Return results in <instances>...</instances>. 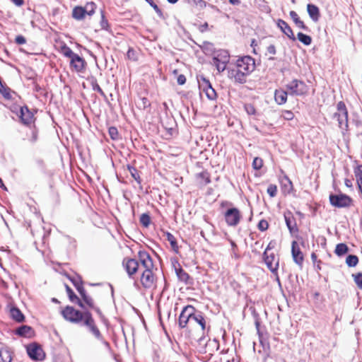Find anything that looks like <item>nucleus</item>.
Segmentation results:
<instances>
[{"label": "nucleus", "mask_w": 362, "mask_h": 362, "mask_svg": "<svg viewBox=\"0 0 362 362\" xmlns=\"http://www.w3.org/2000/svg\"><path fill=\"white\" fill-rule=\"evenodd\" d=\"M81 311L75 309L73 306L66 305L62 311V317L68 322L74 324L82 323L86 318V310Z\"/></svg>", "instance_id": "1"}, {"label": "nucleus", "mask_w": 362, "mask_h": 362, "mask_svg": "<svg viewBox=\"0 0 362 362\" xmlns=\"http://www.w3.org/2000/svg\"><path fill=\"white\" fill-rule=\"evenodd\" d=\"M213 62L219 73L226 70L230 61V54L226 49H218L213 56Z\"/></svg>", "instance_id": "2"}, {"label": "nucleus", "mask_w": 362, "mask_h": 362, "mask_svg": "<svg viewBox=\"0 0 362 362\" xmlns=\"http://www.w3.org/2000/svg\"><path fill=\"white\" fill-rule=\"evenodd\" d=\"M329 203L332 206L337 208L349 207L353 202L352 198L341 192L339 194L331 193L329 196Z\"/></svg>", "instance_id": "3"}, {"label": "nucleus", "mask_w": 362, "mask_h": 362, "mask_svg": "<svg viewBox=\"0 0 362 362\" xmlns=\"http://www.w3.org/2000/svg\"><path fill=\"white\" fill-rule=\"evenodd\" d=\"M286 89L289 91V95L293 96H301L305 95L308 91V87L305 83L301 80L293 79L286 85Z\"/></svg>", "instance_id": "4"}, {"label": "nucleus", "mask_w": 362, "mask_h": 362, "mask_svg": "<svg viewBox=\"0 0 362 362\" xmlns=\"http://www.w3.org/2000/svg\"><path fill=\"white\" fill-rule=\"evenodd\" d=\"M81 325L85 326L88 331L92 334L96 339H102L103 335L97 327L95 320L89 310H86V318L81 323Z\"/></svg>", "instance_id": "5"}, {"label": "nucleus", "mask_w": 362, "mask_h": 362, "mask_svg": "<svg viewBox=\"0 0 362 362\" xmlns=\"http://www.w3.org/2000/svg\"><path fill=\"white\" fill-rule=\"evenodd\" d=\"M235 66L249 76L255 69V61L253 57L246 55L238 59Z\"/></svg>", "instance_id": "6"}, {"label": "nucleus", "mask_w": 362, "mask_h": 362, "mask_svg": "<svg viewBox=\"0 0 362 362\" xmlns=\"http://www.w3.org/2000/svg\"><path fill=\"white\" fill-rule=\"evenodd\" d=\"M337 112L334 114V117H337L339 126L340 128L347 130L348 129V110L345 103L343 101H339L337 104Z\"/></svg>", "instance_id": "7"}, {"label": "nucleus", "mask_w": 362, "mask_h": 362, "mask_svg": "<svg viewBox=\"0 0 362 362\" xmlns=\"http://www.w3.org/2000/svg\"><path fill=\"white\" fill-rule=\"evenodd\" d=\"M28 356L35 361H43L45 358V354L42 347L37 343H31L26 347Z\"/></svg>", "instance_id": "8"}, {"label": "nucleus", "mask_w": 362, "mask_h": 362, "mask_svg": "<svg viewBox=\"0 0 362 362\" xmlns=\"http://www.w3.org/2000/svg\"><path fill=\"white\" fill-rule=\"evenodd\" d=\"M199 86L200 89L206 93L209 100H214L217 98V94L214 88L212 87L209 80L204 76H200L198 78Z\"/></svg>", "instance_id": "9"}, {"label": "nucleus", "mask_w": 362, "mask_h": 362, "mask_svg": "<svg viewBox=\"0 0 362 362\" xmlns=\"http://www.w3.org/2000/svg\"><path fill=\"white\" fill-rule=\"evenodd\" d=\"M224 218L228 226H236L241 219L240 210L236 207L229 208L225 211Z\"/></svg>", "instance_id": "10"}, {"label": "nucleus", "mask_w": 362, "mask_h": 362, "mask_svg": "<svg viewBox=\"0 0 362 362\" xmlns=\"http://www.w3.org/2000/svg\"><path fill=\"white\" fill-rule=\"evenodd\" d=\"M21 122L27 127H30L34 122V115L27 105L21 106L16 112Z\"/></svg>", "instance_id": "11"}, {"label": "nucleus", "mask_w": 362, "mask_h": 362, "mask_svg": "<svg viewBox=\"0 0 362 362\" xmlns=\"http://www.w3.org/2000/svg\"><path fill=\"white\" fill-rule=\"evenodd\" d=\"M194 310V307L191 305H187L182 308L178 318V325L180 329L187 327L188 322L192 320V317H193Z\"/></svg>", "instance_id": "12"}, {"label": "nucleus", "mask_w": 362, "mask_h": 362, "mask_svg": "<svg viewBox=\"0 0 362 362\" xmlns=\"http://www.w3.org/2000/svg\"><path fill=\"white\" fill-rule=\"evenodd\" d=\"M228 71V77L230 79H232L234 81L235 83H239V84H243L246 83L247 81V74H245V73L240 70L238 67L235 66V67L230 68L228 67L227 69Z\"/></svg>", "instance_id": "13"}, {"label": "nucleus", "mask_w": 362, "mask_h": 362, "mask_svg": "<svg viewBox=\"0 0 362 362\" xmlns=\"http://www.w3.org/2000/svg\"><path fill=\"white\" fill-rule=\"evenodd\" d=\"M284 217L290 234L291 235H295L298 233L299 230L297 226L296 220L293 216V213L291 211L287 210L284 213Z\"/></svg>", "instance_id": "14"}, {"label": "nucleus", "mask_w": 362, "mask_h": 362, "mask_svg": "<svg viewBox=\"0 0 362 362\" xmlns=\"http://www.w3.org/2000/svg\"><path fill=\"white\" fill-rule=\"evenodd\" d=\"M140 281L144 288H151L154 286L156 281L152 269H144L142 272Z\"/></svg>", "instance_id": "15"}, {"label": "nucleus", "mask_w": 362, "mask_h": 362, "mask_svg": "<svg viewBox=\"0 0 362 362\" xmlns=\"http://www.w3.org/2000/svg\"><path fill=\"white\" fill-rule=\"evenodd\" d=\"M122 264L129 277L135 274L140 268L139 261L133 258H124Z\"/></svg>", "instance_id": "16"}, {"label": "nucleus", "mask_w": 362, "mask_h": 362, "mask_svg": "<svg viewBox=\"0 0 362 362\" xmlns=\"http://www.w3.org/2000/svg\"><path fill=\"white\" fill-rule=\"evenodd\" d=\"M263 259L270 272L274 274H276V271L279 268V258L276 259L274 254L272 253L269 255L267 251H264L263 253Z\"/></svg>", "instance_id": "17"}, {"label": "nucleus", "mask_w": 362, "mask_h": 362, "mask_svg": "<svg viewBox=\"0 0 362 362\" xmlns=\"http://www.w3.org/2000/svg\"><path fill=\"white\" fill-rule=\"evenodd\" d=\"M139 263L144 269H153V262L150 254L146 250H139L138 252Z\"/></svg>", "instance_id": "18"}, {"label": "nucleus", "mask_w": 362, "mask_h": 362, "mask_svg": "<svg viewBox=\"0 0 362 362\" xmlns=\"http://www.w3.org/2000/svg\"><path fill=\"white\" fill-rule=\"evenodd\" d=\"M276 26L291 40L293 42L296 40V37L293 34L292 28L285 21L282 19H278L276 21Z\"/></svg>", "instance_id": "19"}, {"label": "nucleus", "mask_w": 362, "mask_h": 362, "mask_svg": "<svg viewBox=\"0 0 362 362\" xmlns=\"http://www.w3.org/2000/svg\"><path fill=\"white\" fill-rule=\"evenodd\" d=\"M86 62L85 59L76 54L70 60V66L78 73H83L85 70Z\"/></svg>", "instance_id": "20"}, {"label": "nucleus", "mask_w": 362, "mask_h": 362, "mask_svg": "<svg viewBox=\"0 0 362 362\" xmlns=\"http://www.w3.org/2000/svg\"><path fill=\"white\" fill-rule=\"evenodd\" d=\"M291 254L294 262L299 266H302L304 260L303 254L297 242L295 240H293L291 244Z\"/></svg>", "instance_id": "21"}, {"label": "nucleus", "mask_w": 362, "mask_h": 362, "mask_svg": "<svg viewBox=\"0 0 362 362\" xmlns=\"http://www.w3.org/2000/svg\"><path fill=\"white\" fill-rule=\"evenodd\" d=\"M173 265L178 279L185 284H188L190 276L182 269L177 260L175 261V263L173 262Z\"/></svg>", "instance_id": "22"}, {"label": "nucleus", "mask_w": 362, "mask_h": 362, "mask_svg": "<svg viewBox=\"0 0 362 362\" xmlns=\"http://www.w3.org/2000/svg\"><path fill=\"white\" fill-rule=\"evenodd\" d=\"M14 333L21 337H30L33 334L34 331L30 326L23 325L16 329Z\"/></svg>", "instance_id": "23"}, {"label": "nucleus", "mask_w": 362, "mask_h": 362, "mask_svg": "<svg viewBox=\"0 0 362 362\" xmlns=\"http://www.w3.org/2000/svg\"><path fill=\"white\" fill-rule=\"evenodd\" d=\"M307 11L313 22H317L320 18V12L319 8L313 4H308L307 5Z\"/></svg>", "instance_id": "24"}, {"label": "nucleus", "mask_w": 362, "mask_h": 362, "mask_svg": "<svg viewBox=\"0 0 362 362\" xmlns=\"http://www.w3.org/2000/svg\"><path fill=\"white\" fill-rule=\"evenodd\" d=\"M65 287L69 300L77 304L81 308L84 309V303H83L82 300L76 296L72 288L67 284H65Z\"/></svg>", "instance_id": "25"}, {"label": "nucleus", "mask_w": 362, "mask_h": 362, "mask_svg": "<svg viewBox=\"0 0 362 362\" xmlns=\"http://www.w3.org/2000/svg\"><path fill=\"white\" fill-rule=\"evenodd\" d=\"M81 300H82L83 303H86L90 308L93 309L98 315L99 317L101 320H105V315L102 313L100 308H98L94 305V300L90 296L86 297L85 298H83Z\"/></svg>", "instance_id": "26"}, {"label": "nucleus", "mask_w": 362, "mask_h": 362, "mask_svg": "<svg viewBox=\"0 0 362 362\" xmlns=\"http://www.w3.org/2000/svg\"><path fill=\"white\" fill-rule=\"evenodd\" d=\"M288 94L287 91L283 89H277L274 92V100L278 105H284L287 101Z\"/></svg>", "instance_id": "27"}, {"label": "nucleus", "mask_w": 362, "mask_h": 362, "mask_svg": "<svg viewBox=\"0 0 362 362\" xmlns=\"http://www.w3.org/2000/svg\"><path fill=\"white\" fill-rule=\"evenodd\" d=\"M11 317L17 322H23L25 321V315L21 310L16 306H13L10 309Z\"/></svg>", "instance_id": "28"}, {"label": "nucleus", "mask_w": 362, "mask_h": 362, "mask_svg": "<svg viewBox=\"0 0 362 362\" xmlns=\"http://www.w3.org/2000/svg\"><path fill=\"white\" fill-rule=\"evenodd\" d=\"M192 315L193 317H192V320H194L197 324H199L201 326L202 330H204L206 328V321L202 312L197 311L194 308Z\"/></svg>", "instance_id": "29"}, {"label": "nucleus", "mask_w": 362, "mask_h": 362, "mask_svg": "<svg viewBox=\"0 0 362 362\" xmlns=\"http://www.w3.org/2000/svg\"><path fill=\"white\" fill-rule=\"evenodd\" d=\"M164 234L166 237L167 240L170 243L173 252H175V253H178L179 246L177 245V242L175 236L168 231L165 232Z\"/></svg>", "instance_id": "30"}, {"label": "nucleus", "mask_w": 362, "mask_h": 362, "mask_svg": "<svg viewBox=\"0 0 362 362\" xmlns=\"http://www.w3.org/2000/svg\"><path fill=\"white\" fill-rule=\"evenodd\" d=\"M86 16L85 10L83 6H75L72 11V17L78 21L83 20Z\"/></svg>", "instance_id": "31"}, {"label": "nucleus", "mask_w": 362, "mask_h": 362, "mask_svg": "<svg viewBox=\"0 0 362 362\" xmlns=\"http://www.w3.org/2000/svg\"><path fill=\"white\" fill-rule=\"evenodd\" d=\"M349 252V247L345 243H339L336 245L334 253L338 257H342Z\"/></svg>", "instance_id": "32"}, {"label": "nucleus", "mask_w": 362, "mask_h": 362, "mask_svg": "<svg viewBox=\"0 0 362 362\" xmlns=\"http://www.w3.org/2000/svg\"><path fill=\"white\" fill-rule=\"evenodd\" d=\"M127 169L131 174V176L139 185H140L141 183V179L140 177L139 170L132 165H127Z\"/></svg>", "instance_id": "33"}, {"label": "nucleus", "mask_w": 362, "mask_h": 362, "mask_svg": "<svg viewBox=\"0 0 362 362\" xmlns=\"http://www.w3.org/2000/svg\"><path fill=\"white\" fill-rule=\"evenodd\" d=\"M297 38L301 43H303L305 46H309L312 43V37L310 35L304 34L301 32H299L297 34Z\"/></svg>", "instance_id": "34"}, {"label": "nucleus", "mask_w": 362, "mask_h": 362, "mask_svg": "<svg viewBox=\"0 0 362 362\" xmlns=\"http://www.w3.org/2000/svg\"><path fill=\"white\" fill-rule=\"evenodd\" d=\"M100 25L102 30H106L110 33H112V30L109 25L108 21L105 18V12L103 11H101V19L100 21Z\"/></svg>", "instance_id": "35"}, {"label": "nucleus", "mask_w": 362, "mask_h": 362, "mask_svg": "<svg viewBox=\"0 0 362 362\" xmlns=\"http://www.w3.org/2000/svg\"><path fill=\"white\" fill-rule=\"evenodd\" d=\"M136 107L140 110H146L151 106L149 100L146 97L139 98L136 102Z\"/></svg>", "instance_id": "36"}, {"label": "nucleus", "mask_w": 362, "mask_h": 362, "mask_svg": "<svg viewBox=\"0 0 362 362\" xmlns=\"http://www.w3.org/2000/svg\"><path fill=\"white\" fill-rule=\"evenodd\" d=\"M244 109L250 116L258 117L260 115V113L256 110L255 106L252 103H245L244 105Z\"/></svg>", "instance_id": "37"}, {"label": "nucleus", "mask_w": 362, "mask_h": 362, "mask_svg": "<svg viewBox=\"0 0 362 362\" xmlns=\"http://www.w3.org/2000/svg\"><path fill=\"white\" fill-rule=\"evenodd\" d=\"M202 50L206 54H214L216 50L214 48V45L210 42L205 41L203 42L202 46L201 47Z\"/></svg>", "instance_id": "38"}, {"label": "nucleus", "mask_w": 362, "mask_h": 362, "mask_svg": "<svg viewBox=\"0 0 362 362\" xmlns=\"http://www.w3.org/2000/svg\"><path fill=\"white\" fill-rule=\"evenodd\" d=\"M281 185L285 191L290 193L293 190V183L288 176L285 175L281 180Z\"/></svg>", "instance_id": "39"}, {"label": "nucleus", "mask_w": 362, "mask_h": 362, "mask_svg": "<svg viewBox=\"0 0 362 362\" xmlns=\"http://www.w3.org/2000/svg\"><path fill=\"white\" fill-rule=\"evenodd\" d=\"M61 52L64 57L70 58V60L76 54L66 44L62 45Z\"/></svg>", "instance_id": "40"}, {"label": "nucleus", "mask_w": 362, "mask_h": 362, "mask_svg": "<svg viewBox=\"0 0 362 362\" xmlns=\"http://www.w3.org/2000/svg\"><path fill=\"white\" fill-rule=\"evenodd\" d=\"M11 353L8 350H0V362H11Z\"/></svg>", "instance_id": "41"}, {"label": "nucleus", "mask_w": 362, "mask_h": 362, "mask_svg": "<svg viewBox=\"0 0 362 362\" xmlns=\"http://www.w3.org/2000/svg\"><path fill=\"white\" fill-rule=\"evenodd\" d=\"M83 8L85 10L86 15L91 16L95 13L96 4L93 1L87 2L85 6H83Z\"/></svg>", "instance_id": "42"}, {"label": "nucleus", "mask_w": 362, "mask_h": 362, "mask_svg": "<svg viewBox=\"0 0 362 362\" xmlns=\"http://www.w3.org/2000/svg\"><path fill=\"white\" fill-rule=\"evenodd\" d=\"M358 263V257L355 255H349L346 258V264L349 267H354Z\"/></svg>", "instance_id": "43"}, {"label": "nucleus", "mask_w": 362, "mask_h": 362, "mask_svg": "<svg viewBox=\"0 0 362 362\" xmlns=\"http://www.w3.org/2000/svg\"><path fill=\"white\" fill-rule=\"evenodd\" d=\"M90 85L92 86V89L94 91L98 92L101 96H103L104 98L106 97L104 91L102 90V88H100V86L98 83L97 79L93 77L91 78Z\"/></svg>", "instance_id": "44"}, {"label": "nucleus", "mask_w": 362, "mask_h": 362, "mask_svg": "<svg viewBox=\"0 0 362 362\" xmlns=\"http://www.w3.org/2000/svg\"><path fill=\"white\" fill-rule=\"evenodd\" d=\"M257 6L259 9L266 13H269L271 12V8L268 5L267 1L265 0H258Z\"/></svg>", "instance_id": "45"}, {"label": "nucleus", "mask_w": 362, "mask_h": 362, "mask_svg": "<svg viewBox=\"0 0 362 362\" xmlns=\"http://www.w3.org/2000/svg\"><path fill=\"white\" fill-rule=\"evenodd\" d=\"M354 173L356 177L357 184H362V165H357L354 169Z\"/></svg>", "instance_id": "46"}, {"label": "nucleus", "mask_w": 362, "mask_h": 362, "mask_svg": "<svg viewBox=\"0 0 362 362\" xmlns=\"http://www.w3.org/2000/svg\"><path fill=\"white\" fill-rule=\"evenodd\" d=\"M108 134L112 140L117 141L119 139V134L116 127L112 126L109 127Z\"/></svg>", "instance_id": "47"}, {"label": "nucleus", "mask_w": 362, "mask_h": 362, "mask_svg": "<svg viewBox=\"0 0 362 362\" xmlns=\"http://www.w3.org/2000/svg\"><path fill=\"white\" fill-rule=\"evenodd\" d=\"M30 131H31V136L29 138V141L32 144H35L37 139H38V129L35 127V124H33L32 127H30Z\"/></svg>", "instance_id": "48"}, {"label": "nucleus", "mask_w": 362, "mask_h": 362, "mask_svg": "<svg viewBox=\"0 0 362 362\" xmlns=\"http://www.w3.org/2000/svg\"><path fill=\"white\" fill-rule=\"evenodd\" d=\"M156 11L157 15L162 19H165V16L162 10L157 6L153 0H145Z\"/></svg>", "instance_id": "49"}, {"label": "nucleus", "mask_w": 362, "mask_h": 362, "mask_svg": "<svg viewBox=\"0 0 362 362\" xmlns=\"http://www.w3.org/2000/svg\"><path fill=\"white\" fill-rule=\"evenodd\" d=\"M139 221L144 227L147 228L151 223V217L148 214L144 213L141 215Z\"/></svg>", "instance_id": "50"}, {"label": "nucleus", "mask_w": 362, "mask_h": 362, "mask_svg": "<svg viewBox=\"0 0 362 362\" xmlns=\"http://www.w3.org/2000/svg\"><path fill=\"white\" fill-rule=\"evenodd\" d=\"M68 279H69V281L72 283V284L74 285V286L75 287V288H76L77 286L79 285V284H83V281L82 280V278L81 276L79 275H76V276H68Z\"/></svg>", "instance_id": "51"}, {"label": "nucleus", "mask_w": 362, "mask_h": 362, "mask_svg": "<svg viewBox=\"0 0 362 362\" xmlns=\"http://www.w3.org/2000/svg\"><path fill=\"white\" fill-rule=\"evenodd\" d=\"M354 278V281L357 286L362 289V272L356 273V274H352Z\"/></svg>", "instance_id": "52"}, {"label": "nucleus", "mask_w": 362, "mask_h": 362, "mask_svg": "<svg viewBox=\"0 0 362 362\" xmlns=\"http://www.w3.org/2000/svg\"><path fill=\"white\" fill-rule=\"evenodd\" d=\"M263 165V160L259 157H255L252 161V168L255 170H260Z\"/></svg>", "instance_id": "53"}, {"label": "nucleus", "mask_w": 362, "mask_h": 362, "mask_svg": "<svg viewBox=\"0 0 362 362\" xmlns=\"http://www.w3.org/2000/svg\"><path fill=\"white\" fill-rule=\"evenodd\" d=\"M267 193L271 197H274L277 194V187L276 185L271 184L268 186Z\"/></svg>", "instance_id": "54"}, {"label": "nucleus", "mask_w": 362, "mask_h": 362, "mask_svg": "<svg viewBox=\"0 0 362 362\" xmlns=\"http://www.w3.org/2000/svg\"><path fill=\"white\" fill-rule=\"evenodd\" d=\"M268 228H269V223H268L267 221H266L265 219L260 220L257 224V228L260 231H262V232L265 231L268 229Z\"/></svg>", "instance_id": "55"}, {"label": "nucleus", "mask_w": 362, "mask_h": 362, "mask_svg": "<svg viewBox=\"0 0 362 362\" xmlns=\"http://www.w3.org/2000/svg\"><path fill=\"white\" fill-rule=\"evenodd\" d=\"M127 57L129 59H131L132 61L137 60L136 51L132 47H129L128 49V51L127 52Z\"/></svg>", "instance_id": "56"}, {"label": "nucleus", "mask_w": 362, "mask_h": 362, "mask_svg": "<svg viewBox=\"0 0 362 362\" xmlns=\"http://www.w3.org/2000/svg\"><path fill=\"white\" fill-rule=\"evenodd\" d=\"M282 117L284 119L289 121L293 119L294 114L291 110H284Z\"/></svg>", "instance_id": "57"}, {"label": "nucleus", "mask_w": 362, "mask_h": 362, "mask_svg": "<svg viewBox=\"0 0 362 362\" xmlns=\"http://www.w3.org/2000/svg\"><path fill=\"white\" fill-rule=\"evenodd\" d=\"M98 340L99 341H100L105 346V347L106 348V349L109 352V354H113V351L111 348L110 344L104 339L103 336H102V339H98Z\"/></svg>", "instance_id": "58"}, {"label": "nucleus", "mask_w": 362, "mask_h": 362, "mask_svg": "<svg viewBox=\"0 0 362 362\" xmlns=\"http://www.w3.org/2000/svg\"><path fill=\"white\" fill-rule=\"evenodd\" d=\"M295 24L300 29H302L306 32L310 31V29L308 28V27L300 19L299 21H296Z\"/></svg>", "instance_id": "59"}, {"label": "nucleus", "mask_w": 362, "mask_h": 362, "mask_svg": "<svg viewBox=\"0 0 362 362\" xmlns=\"http://www.w3.org/2000/svg\"><path fill=\"white\" fill-rule=\"evenodd\" d=\"M15 43L17 45H23L26 43V39L25 37L22 35H18L15 38Z\"/></svg>", "instance_id": "60"}, {"label": "nucleus", "mask_w": 362, "mask_h": 362, "mask_svg": "<svg viewBox=\"0 0 362 362\" xmlns=\"http://www.w3.org/2000/svg\"><path fill=\"white\" fill-rule=\"evenodd\" d=\"M178 85L182 86L186 83V77L184 74H180L177 78Z\"/></svg>", "instance_id": "61"}, {"label": "nucleus", "mask_w": 362, "mask_h": 362, "mask_svg": "<svg viewBox=\"0 0 362 362\" xmlns=\"http://www.w3.org/2000/svg\"><path fill=\"white\" fill-rule=\"evenodd\" d=\"M193 4L204 8L206 6V2L204 0H194Z\"/></svg>", "instance_id": "62"}, {"label": "nucleus", "mask_w": 362, "mask_h": 362, "mask_svg": "<svg viewBox=\"0 0 362 362\" xmlns=\"http://www.w3.org/2000/svg\"><path fill=\"white\" fill-rule=\"evenodd\" d=\"M289 15H290V17L291 18V19L293 20V21L294 22V23H296V21L300 20V18H299L298 13L294 11H291L289 13Z\"/></svg>", "instance_id": "63"}, {"label": "nucleus", "mask_w": 362, "mask_h": 362, "mask_svg": "<svg viewBox=\"0 0 362 362\" xmlns=\"http://www.w3.org/2000/svg\"><path fill=\"white\" fill-rule=\"evenodd\" d=\"M267 52L271 54H275L276 53V47L274 45H270L267 47Z\"/></svg>", "instance_id": "64"}]
</instances>
